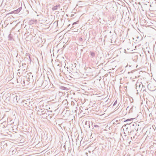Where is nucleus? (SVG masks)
Returning a JSON list of instances; mask_svg holds the SVG:
<instances>
[{
  "instance_id": "cd10ccee",
  "label": "nucleus",
  "mask_w": 156,
  "mask_h": 156,
  "mask_svg": "<svg viewBox=\"0 0 156 156\" xmlns=\"http://www.w3.org/2000/svg\"><path fill=\"white\" fill-rule=\"evenodd\" d=\"M74 16V15H71V16Z\"/></svg>"
},
{
  "instance_id": "423d86ee",
  "label": "nucleus",
  "mask_w": 156,
  "mask_h": 156,
  "mask_svg": "<svg viewBox=\"0 0 156 156\" xmlns=\"http://www.w3.org/2000/svg\"><path fill=\"white\" fill-rule=\"evenodd\" d=\"M152 87H154L153 85L151 83H149L148 86L147 87L148 89L151 90V91H154L155 90V89L154 88H152Z\"/></svg>"
},
{
  "instance_id": "f03ea898",
  "label": "nucleus",
  "mask_w": 156,
  "mask_h": 156,
  "mask_svg": "<svg viewBox=\"0 0 156 156\" xmlns=\"http://www.w3.org/2000/svg\"><path fill=\"white\" fill-rule=\"evenodd\" d=\"M48 112V111L47 109L39 108L37 111V114L40 115H42V117L45 118L49 115Z\"/></svg>"
},
{
  "instance_id": "6ab92c4d",
  "label": "nucleus",
  "mask_w": 156,
  "mask_h": 156,
  "mask_svg": "<svg viewBox=\"0 0 156 156\" xmlns=\"http://www.w3.org/2000/svg\"><path fill=\"white\" fill-rule=\"evenodd\" d=\"M28 57H29L28 60H29L30 62H31V58H30V56H29Z\"/></svg>"
},
{
  "instance_id": "a878e982",
  "label": "nucleus",
  "mask_w": 156,
  "mask_h": 156,
  "mask_svg": "<svg viewBox=\"0 0 156 156\" xmlns=\"http://www.w3.org/2000/svg\"><path fill=\"white\" fill-rule=\"evenodd\" d=\"M129 108V106H128L126 108V110H127L128 109V108Z\"/></svg>"
},
{
  "instance_id": "0eeeda50",
  "label": "nucleus",
  "mask_w": 156,
  "mask_h": 156,
  "mask_svg": "<svg viewBox=\"0 0 156 156\" xmlns=\"http://www.w3.org/2000/svg\"><path fill=\"white\" fill-rule=\"evenodd\" d=\"M136 89H137V87L139 86V88H141V91H142L143 90V85L142 84H140L138 83H137L136 84Z\"/></svg>"
},
{
  "instance_id": "9b49d317",
  "label": "nucleus",
  "mask_w": 156,
  "mask_h": 156,
  "mask_svg": "<svg viewBox=\"0 0 156 156\" xmlns=\"http://www.w3.org/2000/svg\"><path fill=\"white\" fill-rule=\"evenodd\" d=\"M11 97L12 98H14V100H16V101L17 102H18L17 96L15 94H13L12 95Z\"/></svg>"
},
{
  "instance_id": "c85d7f7f",
  "label": "nucleus",
  "mask_w": 156,
  "mask_h": 156,
  "mask_svg": "<svg viewBox=\"0 0 156 156\" xmlns=\"http://www.w3.org/2000/svg\"><path fill=\"white\" fill-rule=\"evenodd\" d=\"M74 16V15H71V16Z\"/></svg>"
},
{
  "instance_id": "dca6fc26",
  "label": "nucleus",
  "mask_w": 156,
  "mask_h": 156,
  "mask_svg": "<svg viewBox=\"0 0 156 156\" xmlns=\"http://www.w3.org/2000/svg\"><path fill=\"white\" fill-rule=\"evenodd\" d=\"M16 149H15L14 150H13L12 151V154H14L16 152Z\"/></svg>"
},
{
  "instance_id": "2f4dec72",
  "label": "nucleus",
  "mask_w": 156,
  "mask_h": 156,
  "mask_svg": "<svg viewBox=\"0 0 156 156\" xmlns=\"http://www.w3.org/2000/svg\"><path fill=\"white\" fill-rule=\"evenodd\" d=\"M19 100V99H17V100Z\"/></svg>"
},
{
  "instance_id": "412c9836",
  "label": "nucleus",
  "mask_w": 156,
  "mask_h": 156,
  "mask_svg": "<svg viewBox=\"0 0 156 156\" xmlns=\"http://www.w3.org/2000/svg\"><path fill=\"white\" fill-rule=\"evenodd\" d=\"M79 41H83L82 38L81 37L79 39Z\"/></svg>"
},
{
  "instance_id": "a211bd4d",
  "label": "nucleus",
  "mask_w": 156,
  "mask_h": 156,
  "mask_svg": "<svg viewBox=\"0 0 156 156\" xmlns=\"http://www.w3.org/2000/svg\"><path fill=\"white\" fill-rule=\"evenodd\" d=\"M117 103V100H116L114 102V104H113V106H114L115 105H116Z\"/></svg>"
},
{
  "instance_id": "39448f33",
  "label": "nucleus",
  "mask_w": 156,
  "mask_h": 156,
  "mask_svg": "<svg viewBox=\"0 0 156 156\" xmlns=\"http://www.w3.org/2000/svg\"><path fill=\"white\" fill-rule=\"evenodd\" d=\"M60 8V5L59 4H57L52 8V10L53 11H55L57 10L58 9H59Z\"/></svg>"
},
{
  "instance_id": "7ed1b4c3",
  "label": "nucleus",
  "mask_w": 156,
  "mask_h": 156,
  "mask_svg": "<svg viewBox=\"0 0 156 156\" xmlns=\"http://www.w3.org/2000/svg\"><path fill=\"white\" fill-rule=\"evenodd\" d=\"M84 127L86 128H90L91 126L90 125V122L89 121H86L84 123Z\"/></svg>"
},
{
  "instance_id": "f8f14e48",
  "label": "nucleus",
  "mask_w": 156,
  "mask_h": 156,
  "mask_svg": "<svg viewBox=\"0 0 156 156\" xmlns=\"http://www.w3.org/2000/svg\"><path fill=\"white\" fill-rule=\"evenodd\" d=\"M60 89L62 90H68V89L66 87H63V86L60 87Z\"/></svg>"
},
{
  "instance_id": "ddd939ff",
  "label": "nucleus",
  "mask_w": 156,
  "mask_h": 156,
  "mask_svg": "<svg viewBox=\"0 0 156 156\" xmlns=\"http://www.w3.org/2000/svg\"><path fill=\"white\" fill-rule=\"evenodd\" d=\"M78 22H79L78 21H77L76 22H74L73 23L71 27V28H72L74 27V25L75 24H77L78 23Z\"/></svg>"
},
{
  "instance_id": "2eb2a0df",
  "label": "nucleus",
  "mask_w": 156,
  "mask_h": 156,
  "mask_svg": "<svg viewBox=\"0 0 156 156\" xmlns=\"http://www.w3.org/2000/svg\"><path fill=\"white\" fill-rule=\"evenodd\" d=\"M8 38L9 40H12V37H11V34H9L8 35Z\"/></svg>"
},
{
  "instance_id": "aec40b11",
  "label": "nucleus",
  "mask_w": 156,
  "mask_h": 156,
  "mask_svg": "<svg viewBox=\"0 0 156 156\" xmlns=\"http://www.w3.org/2000/svg\"><path fill=\"white\" fill-rule=\"evenodd\" d=\"M90 123L91 124V125L90 126H91H91L90 128H91L93 126H94V125L93 124V123H92V122H90Z\"/></svg>"
},
{
  "instance_id": "7c9ffc66",
  "label": "nucleus",
  "mask_w": 156,
  "mask_h": 156,
  "mask_svg": "<svg viewBox=\"0 0 156 156\" xmlns=\"http://www.w3.org/2000/svg\"><path fill=\"white\" fill-rule=\"evenodd\" d=\"M81 50L82 51H83V50H82V49H81Z\"/></svg>"
},
{
  "instance_id": "20e7f679",
  "label": "nucleus",
  "mask_w": 156,
  "mask_h": 156,
  "mask_svg": "<svg viewBox=\"0 0 156 156\" xmlns=\"http://www.w3.org/2000/svg\"><path fill=\"white\" fill-rule=\"evenodd\" d=\"M22 9V7H20L19 8L17 9L12 11L11 13H14L15 14L18 13L21 11Z\"/></svg>"
},
{
  "instance_id": "393cba45",
  "label": "nucleus",
  "mask_w": 156,
  "mask_h": 156,
  "mask_svg": "<svg viewBox=\"0 0 156 156\" xmlns=\"http://www.w3.org/2000/svg\"><path fill=\"white\" fill-rule=\"evenodd\" d=\"M144 88H143V90H142L144 91V90H145L144 89Z\"/></svg>"
},
{
  "instance_id": "b1692460",
  "label": "nucleus",
  "mask_w": 156,
  "mask_h": 156,
  "mask_svg": "<svg viewBox=\"0 0 156 156\" xmlns=\"http://www.w3.org/2000/svg\"><path fill=\"white\" fill-rule=\"evenodd\" d=\"M34 22V21L33 20H31L30 21V22L31 23H33V22Z\"/></svg>"
},
{
  "instance_id": "f3484780",
  "label": "nucleus",
  "mask_w": 156,
  "mask_h": 156,
  "mask_svg": "<svg viewBox=\"0 0 156 156\" xmlns=\"http://www.w3.org/2000/svg\"><path fill=\"white\" fill-rule=\"evenodd\" d=\"M94 127H96V128H98L99 127V126L98 125H95V124L94 125Z\"/></svg>"
},
{
  "instance_id": "4468645a",
  "label": "nucleus",
  "mask_w": 156,
  "mask_h": 156,
  "mask_svg": "<svg viewBox=\"0 0 156 156\" xmlns=\"http://www.w3.org/2000/svg\"><path fill=\"white\" fill-rule=\"evenodd\" d=\"M27 100L23 101L22 102L23 103V105H27Z\"/></svg>"
},
{
  "instance_id": "4be33fe9",
  "label": "nucleus",
  "mask_w": 156,
  "mask_h": 156,
  "mask_svg": "<svg viewBox=\"0 0 156 156\" xmlns=\"http://www.w3.org/2000/svg\"><path fill=\"white\" fill-rule=\"evenodd\" d=\"M10 98V97H7V98H6V99H8V100H9V99Z\"/></svg>"
},
{
  "instance_id": "f257e3e1",
  "label": "nucleus",
  "mask_w": 156,
  "mask_h": 156,
  "mask_svg": "<svg viewBox=\"0 0 156 156\" xmlns=\"http://www.w3.org/2000/svg\"><path fill=\"white\" fill-rule=\"evenodd\" d=\"M136 126H137V123L135 122H132L131 123H129H129H127L123 126L126 127L127 130L129 129L130 128V133H131L132 132L135 131V128Z\"/></svg>"
},
{
  "instance_id": "5701e85b",
  "label": "nucleus",
  "mask_w": 156,
  "mask_h": 156,
  "mask_svg": "<svg viewBox=\"0 0 156 156\" xmlns=\"http://www.w3.org/2000/svg\"><path fill=\"white\" fill-rule=\"evenodd\" d=\"M71 25L70 24H69V25H68V27H71Z\"/></svg>"
},
{
  "instance_id": "9d476101",
  "label": "nucleus",
  "mask_w": 156,
  "mask_h": 156,
  "mask_svg": "<svg viewBox=\"0 0 156 156\" xmlns=\"http://www.w3.org/2000/svg\"><path fill=\"white\" fill-rule=\"evenodd\" d=\"M90 54L91 55L92 58H93L95 56V53L94 51H90Z\"/></svg>"
},
{
  "instance_id": "c756f323",
  "label": "nucleus",
  "mask_w": 156,
  "mask_h": 156,
  "mask_svg": "<svg viewBox=\"0 0 156 156\" xmlns=\"http://www.w3.org/2000/svg\"><path fill=\"white\" fill-rule=\"evenodd\" d=\"M132 108H130V111L131 110Z\"/></svg>"
},
{
  "instance_id": "473e14b6",
  "label": "nucleus",
  "mask_w": 156,
  "mask_h": 156,
  "mask_svg": "<svg viewBox=\"0 0 156 156\" xmlns=\"http://www.w3.org/2000/svg\"><path fill=\"white\" fill-rule=\"evenodd\" d=\"M19 100V99H17V100Z\"/></svg>"
},
{
  "instance_id": "1a4fd4ad",
  "label": "nucleus",
  "mask_w": 156,
  "mask_h": 156,
  "mask_svg": "<svg viewBox=\"0 0 156 156\" xmlns=\"http://www.w3.org/2000/svg\"><path fill=\"white\" fill-rule=\"evenodd\" d=\"M134 119L133 118H131L130 119H128L126 120H125L124 121V122H128L127 123H129H129H131L132 121Z\"/></svg>"
},
{
  "instance_id": "bb28decb",
  "label": "nucleus",
  "mask_w": 156,
  "mask_h": 156,
  "mask_svg": "<svg viewBox=\"0 0 156 156\" xmlns=\"http://www.w3.org/2000/svg\"><path fill=\"white\" fill-rule=\"evenodd\" d=\"M23 84H24V80H23Z\"/></svg>"
},
{
  "instance_id": "6e6552de",
  "label": "nucleus",
  "mask_w": 156,
  "mask_h": 156,
  "mask_svg": "<svg viewBox=\"0 0 156 156\" xmlns=\"http://www.w3.org/2000/svg\"><path fill=\"white\" fill-rule=\"evenodd\" d=\"M137 126H136L135 128V131H136L137 132L138 131H140L141 129V128L140 126L139 125V124H137Z\"/></svg>"
}]
</instances>
